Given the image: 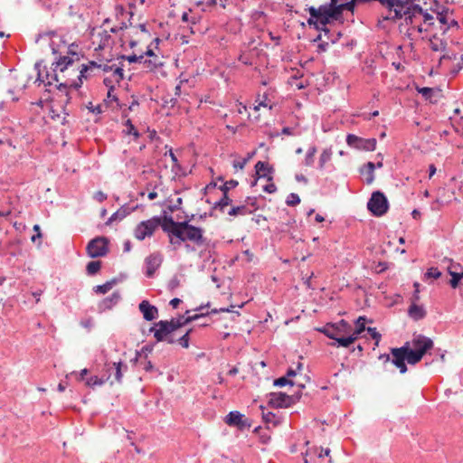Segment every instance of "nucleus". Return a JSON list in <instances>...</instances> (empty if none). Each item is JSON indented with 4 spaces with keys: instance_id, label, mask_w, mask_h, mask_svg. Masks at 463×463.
Here are the masks:
<instances>
[{
    "instance_id": "45",
    "label": "nucleus",
    "mask_w": 463,
    "mask_h": 463,
    "mask_svg": "<svg viewBox=\"0 0 463 463\" xmlns=\"http://www.w3.org/2000/svg\"><path fill=\"white\" fill-rule=\"evenodd\" d=\"M191 330H188L184 335H183L177 342L184 347L188 348L189 347V334Z\"/></svg>"
},
{
    "instance_id": "15",
    "label": "nucleus",
    "mask_w": 463,
    "mask_h": 463,
    "mask_svg": "<svg viewBox=\"0 0 463 463\" xmlns=\"http://www.w3.org/2000/svg\"><path fill=\"white\" fill-rule=\"evenodd\" d=\"M413 350L420 352L421 355H424L426 352L432 348L433 341L424 335H418L412 340Z\"/></svg>"
},
{
    "instance_id": "61",
    "label": "nucleus",
    "mask_w": 463,
    "mask_h": 463,
    "mask_svg": "<svg viewBox=\"0 0 463 463\" xmlns=\"http://www.w3.org/2000/svg\"><path fill=\"white\" fill-rule=\"evenodd\" d=\"M182 204V198L178 197L176 199V203L173 206H170L169 209L171 212H174L175 209L179 207V205Z\"/></svg>"
},
{
    "instance_id": "58",
    "label": "nucleus",
    "mask_w": 463,
    "mask_h": 463,
    "mask_svg": "<svg viewBox=\"0 0 463 463\" xmlns=\"http://www.w3.org/2000/svg\"><path fill=\"white\" fill-rule=\"evenodd\" d=\"M180 303H181V299H179L177 298H175L171 299V301H170V305L172 306L173 308H176Z\"/></svg>"
},
{
    "instance_id": "52",
    "label": "nucleus",
    "mask_w": 463,
    "mask_h": 463,
    "mask_svg": "<svg viewBox=\"0 0 463 463\" xmlns=\"http://www.w3.org/2000/svg\"><path fill=\"white\" fill-rule=\"evenodd\" d=\"M179 286V279L175 277L173 278L170 281H169V284H168V288L173 290L175 288H176L177 287Z\"/></svg>"
},
{
    "instance_id": "31",
    "label": "nucleus",
    "mask_w": 463,
    "mask_h": 463,
    "mask_svg": "<svg viewBox=\"0 0 463 463\" xmlns=\"http://www.w3.org/2000/svg\"><path fill=\"white\" fill-rule=\"evenodd\" d=\"M332 155L333 151L331 148H326L323 150L319 156L318 167L320 169H323L325 167V165L331 160Z\"/></svg>"
},
{
    "instance_id": "37",
    "label": "nucleus",
    "mask_w": 463,
    "mask_h": 463,
    "mask_svg": "<svg viewBox=\"0 0 463 463\" xmlns=\"http://www.w3.org/2000/svg\"><path fill=\"white\" fill-rule=\"evenodd\" d=\"M114 282L113 281H107L106 283L102 285H98L94 287L93 290L96 293L99 294H106L108 291H109L112 288Z\"/></svg>"
},
{
    "instance_id": "62",
    "label": "nucleus",
    "mask_w": 463,
    "mask_h": 463,
    "mask_svg": "<svg viewBox=\"0 0 463 463\" xmlns=\"http://www.w3.org/2000/svg\"><path fill=\"white\" fill-rule=\"evenodd\" d=\"M295 178L298 182H301L304 184L307 183V179L303 175H296Z\"/></svg>"
},
{
    "instance_id": "36",
    "label": "nucleus",
    "mask_w": 463,
    "mask_h": 463,
    "mask_svg": "<svg viewBox=\"0 0 463 463\" xmlns=\"http://www.w3.org/2000/svg\"><path fill=\"white\" fill-rule=\"evenodd\" d=\"M250 211H249V209L247 208V206L245 205H241V206H236V207H232L229 212H228V214L231 215V216H234V215H245L247 213H250Z\"/></svg>"
},
{
    "instance_id": "44",
    "label": "nucleus",
    "mask_w": 463,
    "mask_h": 463,
    "mask_svg": "<svg viewBox=\"0 0 463 463\" xmlns=\"http://www.w3.org/2000/svg\"><path fill=\"white\" fill-rule=\"evenodd\" d=\"M143 62L146 64V68L149 70H154L162 65V63L157 61V58H155V60H147L144 58Z\"/></svg>"
},
{
    "instance_id": "21",
    "label": "nucleus",
    "mask_w": 463,
    "mask_h": 463,
    "mask_svg": "<svg viewBox=\"0 0 463 463\" xmlns=\"http://www.w3.org/2000/svg\"><path fill=\"white\" fill-rule=\"evenodd\" d=\"M244 415L238 411H230L225 417V423L229 426L244 427L246 424L243 422Z\"/></svg>"
},
{
    "instance_id": "16",
    "label": "nucleus",
    "mask_w": 463,
    "mask_h": 463,
    "mask_svg": "<svg viewBox=\"0 0 463 463\" xmlns=\"http://www.w3.org/2000/svg\"><path fill=\"white\" fill-rule=\"evenodd\" d=\"M139 310L143 314V317L146 321H152L156 318L158 310L157 308L151 305L147 300H143L139 304Z\"/></svg>"
},
{
    "instance_id": "47",
    "label": "nucleus",
    "mask_w": 463,
    "mask_h": 463,
    "mask_svg": "<svg viewBox=\"0 0 463 463\" xmlns=\"http://www.w3.org/2000/svg\"><path fill=\"white\" fill-rule=\"evenodd\" d=\"M303 364L301 363H298L297 364L296 369L289 368L287 372V377H293L296 376L298 372L302 370Z\"/></svg>"
},
{
    "instance_id": "17",
    "label": "nucleus",
    "mask_w": 463,
    "mask_h": 463,
    "mask_svg": "<svg viewBox=\"0 0 463 463\" xmlns=\"http://www.w3.org/2000/svg\"><path fill=\"white\" fill-rule=\"evenodd\" d=\"M137 209L135 207H129L127 204L122 205L118 211H116L106 222V224L109 225L114 222H120L131 213H133Z\"/></svg>"
},
{
    "instance_id": "40",
    "label": "nucleus",
    "mask_w": 463,
    "mask_h": 463,
    "mask_svg": "<svg viewBox=\"0 0 463 463\" xmlns=\"http://www.w3.org/2000/svg\"><path fill=\"white\" fill-rule=\"evenodd\" d=\"M127 129H126V134L128 135H133L135 136L136 137H139V133L137 132V130L136 129L135 126L132 124L131 120L130 119H128L126 121V124H125Z\"/></svg>"
},
{
    "instance_id": "3",
    "label": "nucleus",
    "mask_w": 463,
    "mask_h": 463,
    "mask_svg": "<svg viewBox=\"0 0 463 463\" xmlns=\"http://www.w3.org/2000/svg\"><path fill=\"white\" fill-rule=\"evenodd\" d=\"M77 49L78 46L74 44H71L70 46H68L66 55L60 56V58L52 63L53 73L50 74L48 71H46L44 76L43 73L39 71L37 80L44 83L45 86L52 85L53 81L59 82V76L57 72H63L75 61H80V55L77 52Z\"/></svg>"
},
{
    "instance_id": "19",
    "label": "nucleus",
    "mask_w": 463,
    "mask_h": 463,
    "mask_svg": "<svg viewBox=\"0 0 463 463\" xmlns=\"http://www.w3.org/2000/svg\"><path fill=\"white\" fill-rule=\"evenodd\" d=\"M120 294L118 292L112 293L109 297L104 298L99 304V311L104 312L106 310L111 309L115 305L118 303L120 300Z\"/></svg>"
},
{
    "instance_id": "1",
    "label": "nucleus",
    "mask_w": 463,
    "mask_h": 463,
    "mask_svg": "<svg viewBox=\"0 0 463 463\" xmlns=\"http://www.w3.org/2000/svg\"><path fill=\"white\" fill-rule=\"evenodd\" d=\"M161 227L167 234L170 244L177 249L183 242H192L202 246L206 239L203 237V229L194 226L189 221L175 222L171 215L164 217L154 216L139 222L134 230V236L138 241L151 237L156 230Z\"/></svg>"
},
{
    "instance_id": "34",
    "label": "nucleus",
    "mask_w": 463,
    "mask_h": 463,
    "mask_svg": "<svg viewBox=\"0 0 463 463\" xmlns=\"http://www.w3.org/2000/svg\"><path fill=\"white\" fill-rule=\"evenodd\" d=\"M101 268V262L99 260H94L88 263L86 267V271L88 275L93 276L95 275Z\"/></svg>"
},
{
    "instance_id": "53",
    "label": "nucleus",
    "mask_w": 463,
    "mask_h": 463,
    "mask_svg": "<svg viewBox=\"0 0 463 463\" xmlns=\"http://www.w3.org/2000/svg\"><path fill=\"white\" fill-rule=\"evenodd\" d=\"M117 68L115 65H108V64H101L100 70H102L104 72H112L114 73V69Z\"/></svg>"
},
{
    "instance_id": "23",
    "label": "nucleus",
    "mask_w": 463,
    "mask_h": 463,
    "mask_svg": "<svg viewBox=\"0 0 463 463\" xmlns=\"http://www.w3.org/2000/svg\"><path fill=\"white\" fill-rule=\"evenodd\" d=\"M408 315L411 318L415 321H419L425 317L426 311L421 306H418L415 303L411 304L408 309Z\"/></svg>"
},
{
    "instance_id": "59",
    "label": "nucleus",
    "mask_w": 463,
    "mask_h": 463,
    "mask_svg": "<svg viewBox=\"0 0 463 463\" xmlns=\"http://www.w3.org/2000/svg\"><path fill=\"white\" fill-rule=\"evenodd\" d=\"M379 359L383 360V362H391L392 354H383L379 356Z\"/></svg>"
},
{
    "instance_id": "51",
    "label": "nucleus",
    "mask_w": 463,
    "mask_h": 463,
    "mask_svg": "<svg viewBox=\"0 0 463 463\" xmlns=\"http://www.w3.org/2000/svg\"><path fill=\"white\" fill-rule=\"evenodd\" d=\"M263 190L268 194H273L276 192L277 187L273 183H269L263 187Z\"/></svg>"
},
{
    "instance_id": "14",
    "label": "nucleus",
    "mask_w": 463,
    "mask_h": 463,
    "mask_svg": "<svg viewBox=\"0 0 463 463\" xmlns=\"http://www.w3.org/2000/svg\"><path fill=\"white\" fill-rule=\"evenodd\" d=\"M418 15L422 17L423 23L428 26H431L434 24V17L432 14H429L427 11H424L420 5H415L411 8L410 14L405 16L406 20H410V23H413V19L417 18Z\"/></svg>"
},
{
    "instance_id": "38",
    "label": "nucleus",
    "mask_w": 463,
    "mask_h": 463,
    "mask_svg": "<svg viewBox=\"0 0 463 463\" xmlns=\"http://www.w3.org/2000/svg\"><path fill=\"white\" fill-rule=\"evenodd\" d=\"M286 203L288 206H296L300 203V197L295 193H290L287 196Z\"/></svg>"
},
{
    "instance_id": "46",
    "label": "nucleus",
    "mask_w": 463,
    "mask_h": 463,
    "mask_svg": "<svg viewBox=\"0 0 463 463\" xmlns=\"http://www.w3.org/2000/svg\"><path fill=\"white\" fill-rule=\"evenodd\" d=\"M122 58L128 60V62H130V63L143 62L144 55L137 56L136 54H133V55H129V56H122Z\"/></svg>"
},
{
    "instance_id": "60",
    "label": "nucleus",
    "mask_w": 463,
    "mask_h": 463,
    "mask_svg": "<svg viewBox=\"0 0 463 463\" xmlns=\"http://www.w3.org/2000/svg\"><path fill=\"white\" fill-rule=\"evenodd\" d=\"M88 373V369H82L78 375V380L82 381L84 380L85 375Z\"/></svg>"
},
{
    "instance_id": "5",
    "label": "nucleus",
    "mask_w": 463,
    "mask_h": 463,
    "mask_svg": "<svg viewBox=\"0 0 463 463\" xmlns=\"http://www.w3.org/2000/svg\"><path fill=\"white\" fill-rule=\"evenodd\" d=\"M318 331L326 335L328 338L335 341L344 335L351 333L352 326L345 320L342 319L337 324H327L322 328H319Z\"/></svg>"
},
{
    "instance_id": "8",
    "label": "nucleus",
    "mask_w": 463,
    "mask_h": 463,
    "mask_svg": "<svg viewBox=\"0 0 463 463\" xmlns=\"http://www.w3.org/2000/svg\"><path fill=\"white\" fill-rule=\"evenodd\" d=\"M234 307H235L233 305H231L229 307H222L219 309L213 308L211 311L207 312L206 315L217 314L220 312H233ZM203 316H205V314H196L194 316H191V317H187L181 316L177 318H172L168 322H169L170 326L173 327V330L175 331L178 328L182 327L183 326H184L194 320H196L199 317H203Z\"/></svg>"
},
{
    "instance_id": "9",
    "label": "nucleus",
    "mask_w": 463,
    "mask_h": 463,
    "mask_svg": "<svg viewBox=\"0 0 463 463\" xmlns=\"http://www.w3.org/2000/svg\"><path fill=\"white\" fill-rule=\"evenodd\" d=\"M346 144L357 150L374 151L377 141L375 138H363L354 134H348L346 136Z\"/></svg>"
},
{
    "instance_id": "2",
    "label": "nucleus",
    "mask_w": 463,
    "mask_h": 463,
    "mask_svg": "<svg viewBox=\"0 0 463 463\" xmlns=\"http://www.w3.org/2000/svg\"><path fill=\"white\" fill-rule=\"evenodd\" d=\"M345 10L352 12V5L345 3L332 2L328 5H320L319 8L311 6L308 8L310 18L307 20L309 24L314 23L313 19H317L322 25H326L330 20H339Z\"/></svg>"
},
{
    "instance_id": "32",
    "label": "nucleus",
    "mask_w": 463,
    "mask_h": 463,
    "mask_svg": "<svg viewBox=\"0 0 463 463\" xmlns=\"http://www.w3.org/2000/svg\"><path fill=\"white\" fill-rule=\"evenodd\" d=\"M112 366L115 369V379L118 383H120L123 377L122 370H127L128 366L124 364L121 361L115 362L112 364Z\"/></svg>"
},
{
    "instance_id": "28",
    "label": "nucleus",
    "mask_w": 463,
    "mask_h": 463,
    "mask_svg": "<svg viewBox=\"0 0 463 463\" xmlns=\"http://www.w3.org/2000/svg\"><path fill=\"white\" fill-rule=\"evenodd\" d=\"M357 338L355 337V335H353V333H349L347 335H344L343 336L337 338L335 340V343H333L332 345L333 346H343V347H347L349 346L351 344H353Z\"/></svg>"
},
{
    "instance_id": "13",
    "label": "nucleus",
    "mask_w": 463,
    "mask_h": 463,
    "mask_svg": "<svg viewBox=\"0 0 463 463\" xmlns=\"http://www.w3.org/2000/svg\"><path fill=\"white\" fill-rule=\"evenodd\" d=\"M163 262L162 254L155 252L150 254L145 259L146 276L148 278L153 277L155 272L158 269Z\"/></svg>"
},
{
    "instance_id": "35",
    "label": "nucleus",
    "mask_w": 463,
    "mask_h": 463,
    "mask_svg": "<svg viewBox=\"0 0 463 463\" xmlns=\"http://www.w3.org/2000/svg\"><path fill=\"white\" fill-rule=\"evenodd\" d=\"M317 153V147L315 146H310L305 156V165L307 166H311L314 164V157Z\"/></svg>"
},
{
    "instance_id": "42",
    "label": "nucleus",
    "mask_w": 463,
    "mask_h": 463,
    "mask_svg": "<svg viewBox=\"0 0 463 463\" xmlns=\"http://www.w3.org/2000/svg\"><path fill=\"white\" fill-rule=\"evenodd\" d=\"M366 330L370 336L375 340V345H378L382 336L381 334L377 332L375 327H367Z\"/></svg>"
},
{
    "instance_id": "49",
    "label": "nucleus",
    "mask_w": 463,
    "mask_h": 463,
    "mask_svg": "<svg viewBox=\"0 0 463 463\" xmlns=\"http://www.w3.org/2000/svg\"><path fill=\"white\" fill-rule=\"evenodd\" d=\"M93 198L98 202L101 203L107 199V194L102 191H98L94 194Z\"/></svg>"
},
{
    "instance_id": "4",
    "label": "nucleus",
    "mask_w": 463,
    "mask_h": 463,
    "mask_svg": "<svg viewBox=\"0 0 463 463\" xmlns=\"http://www.w3.org/2000/svg\"><path fill=\"white\" fill-rule=\"evenodd\" d=\"M367 208L374 216L380 217L385 214L389 209V203L383 193L373 192L367 203Z\"/></svg>"
},
{
    "instance_id": "56",
    "label": "nucleus",
    "mask_w": 463,
    "mask_h": 463,
    "mask_svg": "<svg viewBox=\"0 0 463 463\" xmlns=\"http://www.w3.org/2000/svg\"><path fill=\"white\" fill-rule=\"evenodd\" d=\"M222 185L228 186L229 190H230L232 188L236 187L238 185V182L235 180H230V181L226 182L225 184H223Z\"/></svg>"
},
{
    "instance_id": "12",
    "label": "nucleus",
    "mask_w": 463,
    "mask_h": 463,
    "mask_svg": "<svg viewBox=\"0 0 463 463\" xmlns=\"http://www.w3.org/2000/svg\"><path fill=\"white\" fill-rule=\"evenodd\" d=\"M154 332V337L157 342H162L166 339L171 333L174 332L173 327L170 326L168 320H160L155 324L150 329Z\"/></svg>"
},
{
    "instance_id": "25",
    "label": "nucleus",
    "mask_w": 463,
    "mask_h": 463,
    "mask_svg": "<svg viewBox=\"0 0 463 463\" xmlns=\"http://www.w3.org/2000/svg\"><path fill=\"white\" fill-rule=\"evenodd\" d=\"M456 268L455 265H451L448 269L449 274L451 276V279L449 280V285L452 288H457L459 285V283L463 280V270L460 272H458L454 270Z\"/></svg>"
},
{
    "instance_id": "39",
    "label": "nucleus",
    "mask_w": 463,
    "mask_h": 463,
    "mask_svg": "<svg viewBox=\"0 0 463 463\" xmlns=\"http://www.w3.org/2000/svg\"><path fill=\"white\" fill-rule=\"evenodd\" d=\"M262 418L265 422L272 423L274 426L277 425L279 422L276 414H274L273 412H270V411L266 412V413L262 412Z\"/></svg>"
},
{
    "instance_id": "48",
    "label": "nucleus",
    "mask_w": 463,
    "mask_h": 463,
    "mask_svg": "<svg viewBox=\"0 0 463 463\" xmlns=\"http://www.w3.org/2000/svg\"><path fill=\"white\" fill-rule=\"evenodd\" d=\"M460 110L458 109H456L454 110V115L450 117V119L454 122H457L459 127L463 128V116L459 117V120H458V118L459 116Z\"/></svg>"
},
{
    "instance_id": "20",
    "label": "nucleus",
    "mask_w": 463,
    "mask_h": 463,
    "mask_svg": "<svg viewBox=\"0 0 463 463\" xmlns=\"http://www.w3.org/2000/svg\"><path fill=\"white\" fill-rule=\"evenodd\" d=\"M124 78L123 69L120 67H117L114 69V73L111 74L110 77H106L103 80L106 87L110 89V90H114L115 84H118Z\"/></svg>"
},
{
    "instance_id": "11",
    "label": "nucleus",
    "mask_w": 463,
    "mask_h": 463,
    "mask_svg": "<svg viewBox=\"0 0 463 463\" xmlns=\"http://www.w3.org/2000/svg\"><path fill=\"white\" fill-rule=\"evenodd\" d=\"M392 360L391 363L399 369L401 373L407 372L406 362V346L391 349Z\"/></svg>"
},
{
    "instance_id": "54",
    "label": "nucleus",
    "mask_w": 463,
    "mask_h": 463,
    "mask_svg": "<svg viewBox=\"0 0 463 463\" xmlns=\"http://www.w3.org/2000/svg\"><path fill=\"white\" fill-rule=\"evenodd\" d=\"M330 449L326 448V449H323V448H320L319 449V453H318V458H323V457H330Z\"/></svg>"
},
{
    "instance_id": "22",
    "label": "nucleus",
    "mask_w": 463,
    "mask_h": 463,
    "mask_svg": "<svg viewBox=\"0 0 463 463\" xmlns=\"http://www.w3.org/2000/svg\"><path fill=\"white\" fill-rule=\"evenodd\" d=\"M374 169L375 164L373 162H368L365 164L360 170L361 174L365 175V184H371L374 180Z\"/></svg>"
},
{
    "instance_id": "30",
    "label": "nucleus",
    "mask_w": 463,
    "mask_h": 463,
    "mask_svg": "<svg viewBox=\"0 0 463 463\" xmlns=\"http://www.w3.org/2000/svg\"><path fill=\"white\" fill-rule=\"evenodd\" d=\"M365 321H366L365 317H359L355 320V329L354 330L352 329V333L354 335H355L356 338H358L360 334L366 329L365 328Z\"/></svg>"
},
{
    "instance_id": "7",
    "label": "nucleus",
    "mask_w": 463,
    "mask_h": 463,
    "mask_svg": "<svg viewBox=\"0 0 463 463\" xmlns=\"http://www.w3.org/2000/svg\"><path fill=\"white\" fill-rule=\"evenodd\" d=\"M269 404L274 408H288L296 403L299 398V394L288 395L284 392H270L269 394Z\"/></svg>"
},
{
    "instance_id": "10",
    "label": "nucleus",
    "mask_w": 463,
    "mask_h": 463,
    "mask_svg": "<svg viewBox=\"0 0 463 463\" xmlns=\"http://www.w3.org/2000/svg\"><path fill=\"white\" fill-rule=\"evenodd\" d=\"M101 68V64H98L96 61H90L88 64H82L81 68L80 70V73L78 75V79L80 80V83H76L74 81H69L66 80L64 82H60L59 85H57V88L61 90V88L66 89L69 86H73L74 88H78L82 83V79H87L90 71H92L96 69Z\"/></svg>"
},
{
    "instance_id": "18",
    "label": "nucleus",
    "mask_w": 463,
    "mask_h": 463,
    "mask_svg": "<svg viewBox=\"0 0 463 463\" xmlns=\"http://www.w3.org/2000/svg\"><path fill=\"white\" fill-rule=\"evenodd\" d=\"M255 170L258 178H267L268 181H272L273 168L268 163L262 161L257 162Z\"/></svg>"
},
{
    "instance_id": "33",
    "label": "nucleus",
    "mask_w": 463,
    "mask_h": 463,
    "mask_svg": "<svg viewBox=\"0 0 463 463\" xmlns=\"http://www.w3.org/2000/svg\"><path fill=\"white\" fill-rule=\"evenodd\" d=\"M109 377L103 378V377H98V376H90L86 380V385L91 388H94L96 386H101L103 385L107 381Z\"/></svg>"
},
{
    "instance_id": "55",
    "label": "nucleus",
    "mask_w": 463,
    "mask_h": 463,
    "mask_svg": "<svg viewBox=\"0 0 463 463\" xmlns=\"http://www.w3.org/2000/svg\"><path fill=\"white\" fill-rule=\"evenodd\" d=\"M239 61H240L241 62H242L243 64H245V65H250V64H251V61H250V58H249V57H247V56H245L244 54H241V55H240V57H239Z\"/></svg>"
},
{
    "instance_id": "6",
    "label": "nucleus",
    "mask_w": 463,
    "mask_h": 463,
    "mask_svg": "<svg viewBox=\"0 0 463 463\" xmlns=\"http://www.w3.org/2000/svg\"><path fill=\"white\" fill-rule=\"evenodd\" d=\"M86 250L90 258L103 257L109 251V241L105 237H96L88 243Z\"/></svg>"
},
{
    "instance_id": "26",
    "label": "nucleus",
    "mask_w": 463,
    "mask_h": 463,
    "mask_svg": "<svg viewBox=\"0 0 463 463\" xmlns=\"http://www.w3.org/2000/svg\"><path fill=\"white\" fill-rule=\"evenodd\" d=\"M403 346H406V362L409 364H416L423 357L420 352L411 349L408 342Z\"/></svg>"
},
{
    "instance_id": "63",
    "label": "nucleus",
    "mask_w": 463,
    "mask_h": 463,
    "mask_svg": "<svg viewBox=\"0 0 463 463\" xmlns=\"http://www.w3.org/2000/svg\"><path fill=\"white\" fill-rule=\"evenodd\" d=\"M436 173V167L434 165H430L429 166V177L431 178Z\"/></svg>"
},
{
    "instance_id": "50",
    "label": "nucleus",
    "mask_w": 463,
    "mask_h": 463,
    "mask_svg": "<svg viewBox=\"0 0 463 463\" xmlns=\"http://www.w3.org/2000/svg\"><path fill=\"white\" fill-rule=\"evenodd\" d=\"M247 163V159L236 160L233 162V167L235 169H243Z\"/></svg>"
},
{
    "instance_id": "24",
    "label": "nucleus",
    "mask_w": 463,
    "mask_h": 463,
    "mask_svg": "<svg viewBox=\"0 0 463 463\" xmlns=\"http://www.w3.org/2000/svg\"><path fill=\"white\" fill-rule=\"evenodd\" d=\"M430 47L433 52H445L447 49V42L439 38L437 34L430 38Z\"/></svg>"
},
{
    "instance_id": "27",
    "label": "nucleus",
    "mask_w": 463,
    "mask_h": 463,
    "mask_svg": "<svg viewBox=\"0 0 463 463\" xmlns=\"http://www.w3.org/2000/svg\"><path fill=\"white\" fill-rule=\"evenodd\" d=\"M221 190L222 192V197L218 202L215 203V208H219L221 211H223L224 207L231 204L232 200L228 196V186L222 185Z\"/></svg>"
},
{
    "instance_id": "57",
    "label": "nucleus",
    "mask_w": 463,
    "mask_h": 463,
    "mask_svg": "<svg viewBox=\"0 0 463 463\" xmlns=\"http://www.w3.org/2000/svg\"><path fill=\"white\" fill-rule=\"evenodd\" d=\"M419 92L421 93L423 96H428L432 92V90L430 88L424 87L420 89Z\"/></svg>"
},
{
    "instance_id": "41",
    "label": "nucleus",
    "mask_w": 463,
    "mask_h": 463,
    "mask_svg": "<svg viewBox=\"0 0 463 463\" xmlns=\"http://www.w3.org/2000/svg\"><path fill=\"white\" fill-rule=\"evenodd\" d=\"M441 276V272L434 267L430 268L425 273V279H439Z\"/></svg>"
},
{
    "instance_id": "29",
    "label": "nucleus",
    "mask_w": 463,
    "mask_h": 463,
    "mask_svg": "<svg viewBox=\"0 0 463 463\" xmlns=\"http://www.w3.org/2000/svg\"><path fill=\"white\" fill-rule=\"evenodd\" d=\"M438 20H439V23L440 24V31L442 33V34H446L447 32L449 30L450 28V24H449V16L447 14H444V13H439L438 14Z\"/></svg>"
},
{
    "instance_id": "43",
    "label": "nucleus",
    "mask_w": 463,
    "mask_h": 463,
    "mask_svg": "<svg viewBox=\"0 0 463 463\" xmlns=\"http://www.w3.org/2000/svg\"><path fill=\"white\" fill-rule=\"evenodd\" d=\"M273 384L277 387H284L288 384L292 385L293 383L289 381L286 376L274 380Z\"/></svg>"
},
{
    "instance_id": "64",
    "label": "nucleus",
    "mask_w": 463,
    "mask_h": 463,
    "mask_svg": "<svg viewBox=\"0 0 463 463\" xmlns=\"http://www.w3.org/2000/svg\"><path fill=\"white\" fill-rule=\"evenodd\" d=\"M131 250V243L129 241L124 242V251L128 252Z\"/></svg>"
}]
</instances>
